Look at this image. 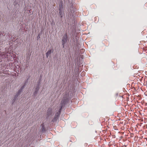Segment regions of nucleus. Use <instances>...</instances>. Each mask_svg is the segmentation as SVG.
<instances>
[{
  "instance_id": "7",
  "label": "nucleus",
  "mask_w": 147,
  "mask_h": 147,
  "mask_svg": "<svg viewBox=\"0 0 147 147\" xmlns=\"http://www.w3.org/2000/svg\"><path fill=\"white\" fill-rule=\"evenodd\" d=\"M41 126L42 127H41V131L43 133L45 131V129L44 126V124L42 123L41 125Z\"/></svg>"
},
{
  "instance_id": "1",
  "label": "nucleus",
  "mask_w": 147,
  "mask_h": 147,
  "mask_svg": "<svg viewBox=\"0 0 147 147\" xmlns=\"http://www.w3.org/2000/svg\"><path fill=\"white\" fill-rule=\"evenodd\" d=\"M69 96V94L67 92L65 94H64L62 100L60 104V108L59 109V111L55 114L54 118L53 119L52 121L55 122L59 118L61 110L62 107L65 106V104L68 101Z\"/></svg>"
},
{
  "instance_id": "8",
  "label": "nucleus",
  "mask_w": 147,
  "mask_h": 147,
  "mask_svg": "<svg viewBox=\"0 0 147 147\" xmlns=\"http://www.w3.org/2000/svg\"><path fill=\"white\" fill-rule=\"evenodd\" d=\"M52 113V110L51 109H49L47 110V114L48 115H51Z\"/></svg>"
},
{
  "instance_id": "11",
  "label": "nucleus",
  "mask_w": 147,
  "mask_h": 147,
  "mask_svg": "<svg viewBox=\"0 0 147 147\" xmlns=\"http://www.w3.org/2000/svg\"><path fill=\"white\" fill-rule=\"evenodd\" d=\"M24 86H25V85H24V86H23V87H22V89L24 87Z\"/></svg>"
},
{
  "instance_id": "9",
  "label": "nucleus",
  "mask_w": 147,
  "mask_h": 147,
  "mask_svg": "<svg viewBox=\"0 0 147 147\" xmlns=\"http://www.w3.org/2000/svg\"><path fill=\"white\" fill-rule=\"evenodd\" d=\"M9 54V55H11V57L12 56V54L9 51L7 53H6V55L7 56H9V55H8Z\"/></svg>"
},
{
  "instance_id": "5",
  "label": "nucleus",
  "mask_w": 147,
  "mask_h": 147,
  "mask_svg": "<svg viewBox=\"0 0 147 147\" xmlns=\"http://www.w3.org/2000/svg\"><path fill=\"white\" fill-rule=\"evenodd\" d=\"M21 91V90H20L19 91L18 93L16 94V95L15 96V97L14 99L12 101V103H13L15 102L16 99V98L17 97L19 96L20 93V92Z\"/></svg>"
},
{
  "instance_id": "12",
  "label": "nucleus",
  "mask_w": 147,
  "mask_h": 147,
  "mask_svg": "<svg viewBox=\"0 0 147 147\" xmlns=\"http://www.w3.org/2000/svg\"><path fill=\"white\" fill-rule=\"evenodd\" d=\"M26 83H25V84H26Z\"/></svg>"
},
{
  "instance_id": "10",
  "label": "nucleus",
  "mask_w": 147,
  "mask_h": 147,
  "mask_svg": "<svg viewBox=\"0 0 147 147\" xmlns=\"http://www.w3.org/2000/svg\"><path fill=\"white\" fill-rule=\"evenodd\" d=\"M38 38H40V35L39 34L38 35Z\"/></svg>"
},
{
  "instance_id": "6",
  "label": "nucleus",
  "mask_w": 147,
  "mask_h": 147,
  "mask_svg": "<svg viewBox=\"0 0 147 147\" xmlns=\"http://www.w3.org/2000/svg\"><path fill=\"white\" fill-rule=\"evenodd\" d=\"M52 53V50L51 49L49 50L46 53V57L47 58Z\"/></svg>"
},
{
  "instance_id": "4",
  "label": "nucleus",
  "mask_w": 147,
  "mask_h": 147,
  "mask_svg": "<svg viewBox=\"0 0 147 147\" xmlns=\"http://www.w3.org/2000/svg\"><path fill=\"white\" fill-rule=\"evenodd\" d=\"M67 39V36L66 34L63 36L62 40V43L63 48H64L65 45L66 43Z\"/></svg>"
},
{
  "instance_id": "2",
  "label": "nucleus",
  "mask_w": 147,
  "mask_h": 147,
  "mask_svg": "<svg viewBox=\"0 0 147 147\" xmlns=\"http://www.w3.org/2000/svg\"><path fill=\"white\" fill-rule=\"evenodd\" d=\"M59 10V14L61 18L62 19L63 16L65 15L64 8L63 5V2L62 1H60V3Z\"/></svg>"
},
{
  "instance_id": "3",
  "label": "nucleus",
  "mask_w": 147,
  "mask_h": 147,
  "mask_svg": "<svg viewBox=\"0 0 147 147\" xmlns=\"http://www.w3.org/2000/svg\"><path fill=\"white\" fill-rule=\"evenodd\" d=\"M41 80L40 79L37 83L36 85L35 88L34 89V91L33 93V95L34 96H36L40 88V85Z\"/></svg>"
}]
</instances>
